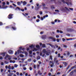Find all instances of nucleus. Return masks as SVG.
<instances>
[{
    "mask_svg": "<svg viewBox=\"0 0 76 76\" xmlns=\"http://www.w3.org/2000/svg\"><path fill=\"white\" fill-rule=\"evenodd\" d=\"M49 45L51 46L52 48H56V47L53 45H52L50 43H49Z\"/></svg>",
    "mask_w": 76,
    "mask_h": 76,
    "instance_id": "nucleus-9",
    "label": "nucleus"
},
{
    "mask_svg": "<svg viewBox=\"0 0 76 76\" xmlns=\"http://www.w3.org/2000/svg\"><path fill=\"white\" fill-rule=\"evenodd\" d=\"M18 9V10H20V8H19V7H16V8L15 10H17V9Z\"/></svg>",
    "mask_w": 76,
    "mask_h": 76,
    "instance_id": "nucleus-23",
    "label": "nucleus"
},
{
    "mask_svg": "<svg viewBox=\"0 0 76 76\" xmlns=\"http://www.w3.org/2000/svg\"><path fill=\"white\" fill-rule=\"evenodd\" d=\"M42 47L44 48V47H45L46 46H45V44H43L42 45Z\"/></svg>",
    "mask_w": 76,
    "mask_h": 76,
    "instance_id": "nucleus-27",
    "label": "nucleus"
},
{
    "mask_svg": "<svg viewBox=\"0 0 76 76\" xmlns=\"http://www.w3.org/2000/svg\"><path fill=\"white\" fill-rule=\"evenodd\" d=\"M40 14L41 15H42V12L41 11H40Z\"/></svg>",
    "mask_w": 76,
    "mask_h": 76,
    "instance_id": "nucleus-44",
    "label": "nucleus"
},
{
    "mask_svg": "<svg viewBox=\"0 0 76 76\" xmlns=\"http://www.w3.org/2000/svg\"><path fill=\"white\" fill-rule=\"evenodd\" d=\"M32 50L29 51V54H32Z\"/></svg>",
    "mask_w": 76,
    "mask_h": 76,
    "instance_id": "nucleus-29",
    "label": "nucleus"
},
{
    "mask_svg": "<svg viewBox=\"0 0 76 76\" xmlns=\"http://www.w3.org/2000/svg\"><path fill=\"white\" fill-rule=\"evenodd\" d=\"M36 47L37 48H38V49L40 48V47L39 45H36Z\"/></svg>",
    "mask_w": 76,
    "mask_h": 76,
    "instance_id": "nucleus-20",
    "label": "nucleus"
},
{
    "mask_svg": "<svg viewBox=\"0 0 76 76\" xmlns=\"http://www.w3.org/2000/svg\"><path fill=\"white\" fill-rule=\"evenodd\" d=\"M56 60H57V58H54V62H55V61H56Z\"/></svg>",
    "mask_w": 76,
    "mask_h": 76,
    "instance_id": "nucleus-36",
    "label": "nucleus"
},
{
    "mask_svg": "<svg viewBox=\"0 0 76 76\" xmlns=\"http://www.w3.org/2000/svg\"><path fill=\"white\" fill-rule=\"evenodd\" d=\"M66 35H67L68 37H70V34H66Z\"/></svg>",
    "mask_w": 76,
    "mask_h": 76,
    "instance_id": "nucleus-48",
    "label": "nucleus"
},
{
    "mask_svg": "<svg viewBox=\"0 0 76 76\" xmlns=\"http://www.w3.org/2000/svg\"><path fill=\"white\" fill-rule=\"evenodd\" d=\"M36 22H39V19L37 20Z\"/></svg>",
    "mask_w": 76,
    "mask_h": 76,
    "instance_id": "nucleus-49",
    "label": "nucleus"
},
{
    "mask_svg": "<svg viewBox=\"0 0 76 76\" xmlns=\"http://www.w3.org/2000/svg\"><path fill=\"white\" fill-rule=\"evenodd\" d=\"M62 40H63V41H66V39H65L64 38H63Z\"/></svg>",
    "mask_w": 76,
    "mask_h": 76,
    "instance_id": "nucleus-51",
    "label": "nucleus"
},
{
    "mask_svg": "<svg viewBox=\"0 0 76 76\" xmlns=\"http://www.w3.org/2000/svg\"><path fill=\"white\" fill-rule=\"evenodd\" d=\"M49 39H52V40H53L54 42H55L56 41V40L54 38V37H49Z\"/></svg>",
    "mask_w": 76,
    "mask_h": 76,
    "instance_id": "nucleus-7",
    "label": "nucleus"
},
{
    "mask_svg": "<svg viewBox=\"0 0 76 76\" xmlns=\"http://www.w3.org/2000/svg\"><path fill=\"white\" fill-rule=\"evenodd\" d=\"M42 5L43 6H45V4H44V3H42Z\"/></svg>",
    "mask_w": 76,
    "mask_h": 76,
    "instance_id": "nucleus-45",
    "label": "nucleus"
},
{
    "mask_svg": "<svg viewBox=\"0 0 76 76\" xmlns=\"http://www.w3.org/2000/svg\"><path fill=\"white\" fill-rule=\"evenodd\" d=\"M65 9L67 10H68V11H69V9L68 8L66 7H65Z\"/></svg>",
    "mask_w": 76,
    "mask_h": 76,
    "instance_id": "nucleus-37",
    "label": "nucleus"
},
{
    "mask_svg": "<svg viewBox=\"0 0 76 76\" xmlns=\"http://www.w3.org/2000/svg\"><path fill=\"white\" fill-rule=\"evenodd\" d=\"M60 53H59L58 54V57H60Z\"/></svg>",
    "mask_w": 76,
    "mask_h": 76,
    "instance_id": "nucleus-56",
    "label": "nucleus"
},
{
    "mask_svg": "<svg viewBox=\"0 0 76 76\" xmlns=\"http://www.w3.org/2000/svg\"><path fill=\"white\" fill-rule=\"evenodd\" d=\"M16 74L18 76H19V72H16Z\"/></svg>",
    "mask_w": 76,
    "mask_h": 76,
    "instance_id": "nucleus-55",
    "label": "nucleus"
},
{
    "mask_svg": "<svg viewBox=\"0 0 76 76\" xmlns=\"http://www.w3.org/2000/svg\"><path fill=\"white\" fill-rule=\"evenodd\" d=\"M37 17L39 19H40V18H41V17H40V16L39 15H37Z\"/></svg>",
    "mask_w": 76,
    "mask_h": 76,
    "instance_id": "nucleus-42",
    "label": "nucleus"
},
{
    "mask_svg": "<svg viewBox=\"0 0 76 76\" xmlns=\"http://www.w3.org/2000/svg\"><path fill=\"white\" fill-rule=\"evenodd\" d=\"M12 4L14 7H16V4L13 3Z\"/></svg>",
    "mask_w": 76,
    "mask_h": 76,
    "instance_id": "nucleus-40",
    "label": "nucleus"
},
{
    "mask_svg": "<svg viewBox=\"0 0 76 76\" xmlns=\"http://www.w3.org/2000/svg\"><path fill=\"white\" fill-rule=\"evenodd\" d=\"M1 54L3 55V57H4L5 56V54H6V53L5 52H3Z\"/></svg>",
    "mask_w": 76,
    "mask_h": 76,
    "instance_id": "nucleus-21",
    "label": "nucleus"
},
{
    "mask_svg": "<svg viewBox=\"0 0 76 76\" xmlns=\"http://www.w3.org/2000/svg\"><path fill=\"white\" fill-rule=\"evenodd\" d=\"M51 7L52 9H55V7H54V6L53 5H51Z\"/></svg>",
    "mask_w": 76,
    "mask_h": 76,
    "instance_id": "nucleus-28",
    "label": "nucleus"
},
{
    "mask_svg": "<svg viewBox=\"0 0 76 76\" xmlns=\"http://www.w3.org/2000/svg\"><path fill=\"white\" fill-rule=\"evenodd\" d=\"M39 7H40V6H39V7H35V10H39Z\"/></svg>",
    "mask_w": 76,
    "mask_h": 76,
    "instance_id": "nucleus-10",
    "label": "nucleus"
},
{
    "mask_svg": "<svg viewBox=\"0 0 76 76\" xmlns=\"http://www.w3.org/2000/svg\"><path fill=\"white\" fill-rule=\"evenodd\" d=\"M42 39H45V38H46V35H44L42 36Z\"/></svg>",
    "mask_w": 76,
    "mask_h": 76,
    "instance_id": "nucleus-12",
    "label": "nucleus"
},
{
    "mask_svg": "<svg viewBox=\"0 0 76 76\" xmlns=\"http://www.w3.org/2000/svg\"><path fill=\"white\" fill-rule=\"evenodd\" d=\"M10 57V56H9L8 55H7L6 56H5V57L4 58L5 60H7L6 59H7V58H8V60H11V58H10V57Z\"/></svg>",
    "mask_w": 76,
    "mask_h": 76,
    "instance_id": "nucleus-6",
    "label": "nucleus"
},
{
    "mask_svg": "<svg viewBox=\"0 0 76 76\" xmlns=\"http://www.w3.org/2000/svg\"><path fill=\"white\" fill-rule=\"evenodd\" d=\"M56 38H59V36H58V35H57L56 36Z\"/></svg>",
    "mask_w": 76,
    "mask_h": 76,
    "instance_id": "nucleus-60",
    "label": "nucleus"
},
{
    "mask_svg": "<svg viewBox=\"0 0 76 76\" xmlns=\"http://www.w3.org/2000/svg\"><path fill=\"white\" fill-rule=\"evenodd\" d=\"M26 2L25 1H24L23 2V6H25V5H26Z\"/></svg>",
    "mask_w": 76,
    "mask_h": 76,
    "instance_id": "nucleus-18",
    "label": "nucleus"
},
{
    "mask_svg": "<svg viewBox=\"0 0 76 76\" xmlns=\"http://www.w3.org/2000/svg\"><path fill=\"white\" fill-rule=\"evenodd\" d=\"M18 51V54H19V53H22V54H23V53H25V54L26 56H27L28 55V53L27 52H26L25 51H24V52H23L22 51H20V50H17Z\"/></svg>",
    "mask_w": 76,
    "mask_h": 76,
    "instance_id": "nucleus-2",
    "label": "nucleus"
},
{
    "mask_svg": "<svg viewBox=\"0 0 76 76\" xmlns=\"http://www.w3.org/2000/svg\"><path fill=\"white\" fill-rule=\"evenodd\" d=\"M23 69L24 70H26V68L24 67L23 68Z\"/></svg>",
    "mask_w": 76,
    "mask_h": 76,
    "instance_id": "nucleus-58",
    "label": "nucleus"
},
{
    "mask_svg": "<svg viewBox=\"0 0 76 76\" xmlns=\"http://www.w3.org/2000/svg\"><path fill=\"white\" fill-rule=\"evenodd\" d=\"M72 69V68H71V69L69 70V71H68V73H69V72H71Z\"/></svg>",
    "mask_w": 76,
    "mask_h": 76,
    "instance_id": "nucleus-34",
    "label": "nucleus"
},
{
    "mask_svg": "<svg viewBox=\"0 0 76 76\" xmlns=\"http://www.w3.org/2000/svg\"><path fill=\"white\" fill-rule=\"evenodd\" d=\"M67 31L68 32H72L74 31V30L72 28H68L67 29Z\"/></svg>",
    "mask_w": 76,
    "mask_h": 76,
    "instance_id": "nucleus-8",
    "label": "nucleus"
},
{
    "mask_svg": "<svg viewBox=\"0 0 76 76\" xmlns=\"http://www.w3.org/2000/svg\"><path fill=\"white\" fill-rule=\"evenodd\" d=\"M29 47L30 48H35V46H34V45H31L29 46Z\"/></svg>",
    "mask_w": 76,
    "mask_h": 76,
    "instance_id": "nucleus-16",
    "label": "nucleus"
},
{
    "mask_svg": "<svg viewBox=\"0 0 76 76\" xmlns=\"http://www.w3.org/2000/svg\"><path fill=\"white\" fill-rule=\"evenodd\" d=\"M40 72L41 71H40L39 70L38 71L37 73L38 75H42V73H41Z\"/></svg>",
    "mask_w": 76,
    "mask_h": 76,
    "instance_id": "nucleus-13",
    "label": "nucleus"
},
{
    "mask_svg": "<svg viewBox=\"0 0 76 76\" xmlns=\"http://www.w3.org/2000/svg\"><path fill=\"white\" fill-rule=\"evenodd\" d=\"M55 11V12H59V10H56Z\"/></svg>",
    "mask_w": 76,
    "mask_h": 76,
    "instance_id": "nucleus-54",
    "label": "nucleus"
},
{
    "mask_svg": "<svg viewBox=\"0 0 76 76\" xmlns=\"http://www.w3.org/2000/svg\"><path fill=\"white\" fill-rule=\"evenodd\" d=\"M76 65H74L71 68V69H76Z\"/></svg>",
    "mask_w": 76,
    "mask_h": 76,
    "instance_id": "nucleus-15",
    "label": "nucleus"
},
{
    "mask_svg": "<svg viewBox=\"0 0 76 76\" xmlns=\"http://www.w3.org/2000/svg\"><path fill=\"white\" fill-rule=\"evenodd\" d=\"M48 15H45V16H43V18H47L48 17Z\"/></svg>",
    "mask_w": 76,
    "mask_h": 76,
    "instance_id": "nucleus-26",
    "label": "nucleus"
},
{
    "mask_svg": "<svg viewBox=\"0 0 76 76\" xmlns=\"http://www.w3.org/2000/svg\"><path fill=\"white\" fill-rule=\"evenodd\" d=\"M33 68H34V69H35V68H36V65H34V66Z\"/></svg>",
    "mask_w": 76,
    "mask_h": 76,
    "instance_id": "nucleus-59",
    "label": "nucleus"
},
{
    "mask_svg": "<svg viewBox=\"0 0 76 76\" xmlns=\"http://www.w3.org/2000/svg\"><path fill=\"white\" fill-rule=\"evenodd\" d=\"M62 1L63 3H66L68 5V6H69V4H70V5H72V3L69 2V3H68L67 2H65V1L64 0H61Z\"/></svg>",
    "mask_w": 76,
    "mask_h": 76,
    "instance_id": "nucleus-5",
    "label": "nucleus"
},
{
    "mask_svg": "<svg viewBox=\"0 0 76 76\" xmlns=\"http://www.w3.org/2000/svg\"><path fill=\"white\" fill-rule=\"evenodd\" d=\"M50 60H53V58L52 57V56H50Z\"/></svg>",
    "mask_w": 76,
    "mask_h": 76,
    "instance_id": "nucleus-32",
    "label": "nucleus"
},
{
    "mask_svg": "<svg viewBox=\"0 0 76 76\" xmlns=\"http://www.w3.org/2000/svg\"><path fill=\"white\" fill-rule=\"evenodd\" d=\"M8 69H11V66H10V65H9L8 67Z\"/></svg>",
    "mask_w": 76,
    "mask_h": 76,
    "instance_id": "nucleus-33",
    "label": "nucleus"
},
{
    "mask_svg": "<svg viewBox=\"0 0 76 76\" xmlns=\"http://www.w3.org/2000/svg\"><path fill=\"white\" fill-rule=\"evenodd\" d=\"M69 67H70V66H69H69H68L66 68V69H67V70H68V69H69Z\"/></svg>",
    "mask_w": 76,
    "mask_h": 76,
    "instance_id": "nucleus-53",
    "label": "nucleus"
},
{
    "mask_svg": "<svg viewBox=\"0 0 76 76\" xmlns=\"http://www.w3.org/2000/svg\"><path fill=\"white\" fill-rule=\"evenodd\" d=\"M40 58H41V57H40V56H37V60H39V59H40Z\"/></svg>",
    "mask_w": 76,
    "mask_h": 76,
    "instance_id": "nucleus-19",
    "label": "nucleus"
},
{
    "mask_svg": "<svg viewBox=\"0 0 76 76\" xmlns=\"http://www.w3.org/2000/svg\"><path fill=\"white\" fill-rule=\"evenodd\" d=\"M4 63H5V64H8V63H9V62H7L6 61H5Z\"/></svg>",
    "mask_w": 76,
    "mask_h": 76,
    "instance_id": "nucleus-35",
    "label": "nucleus"
},
{
    "mask_svg": "<svg viewBox=\"0 0 76 76\" xmlns=\"http://www.w3.org/2000/svg\"><path fill=\"white\" fill-rule=\"evenodd\" d=\"M10 27L9 26H7L6 27V29H9Z\"/></svg>",
    "mask_w": 76,
    "mask_h": 76,
    "instance_id": "nucleus-41",
    "label": "nucleus"
},
{
    "mask_svg": "<svg viewBox=\"0 0 76 76\" xmlns=\"http://www.w3.org/2000/svg\"><path fill=\"white\" fill-rule=\"evenodd\" d=\"M17 3L18 6H20V5L21 4V2H18Z\"/></svg>",
    "mask_w": 76,
    "mask_h": 76,
    "instance_id": "nucleus-17",
    "label": "nucleus"
},
{
    "mask_svg": "<svg viewBox=\"0 0 76 76\" xmlns=\"http://www.w3.org/2000/svg\"><path fill=\"white\" fill-rule=\"evenodd\" d=\"M42 51L44 53H46V54L47 56H49V55H50L49 54H50V52H51L50 50H48L47 51L45 49H43Z\"/></svg>",
    "mask_w": 76,
    "mask_h": 76,
    "instance_id": "nucleus-1",
    "label": "nucleus"
},
{
    "mask_svg": "<svg viewBox=\"0 0 76 76\" xmlns=\"http://www.w3.org/2000/svg\"><path fill=\"white\" fill-rule=\"evenodd\" d=\"M13 24L11 25V26H12V28L13 30L15 31L16 30V26H15V25H16V24H15V23L14 22H13Z\"/></svg>",
    "mask_w": 76,
    "mask_h": 76,
    "instance_id": "nucleus-3",
    "label": "nucleus"
},
{
    "mask_svg": "<svg viewBox=\"0 0 76 76\" xmlns=\"http://www.w3.org/2000/svg\"><path fill=\"white\" fill-rule=\"evenodd\" d=\"M70 54L69 52H68L67 53V56H69L70 55Z\"/></svg>",
    "mask_w": 76,
    "mask_h": 76,
    "instance_id": "nucleus-50",
    "label": "nucleus"
},
{
    "mask_svg": "<svg viewBox=\"0 0 76 76\" xmlns=\"http://www.w3.org/2000/svg\"><path fill=\"white\" fill-rule=\"evenodd\" d=\"M8 52L10 54H13V52L12 50H9L8 51Z\"/></svg>",
    "mask_w": 76,
    "mask_h": 76,
    "instance_id": "nucleus-11",
    "label": "nucleus"
},
{
    "mask_svg": "<svg viewBox=\"0 0 76 76\" xmlns=\"http://www.w3.org/2000/svg\"><path fill=\"white\" fill-rule=\"evenodd\" d=\"M13 14H10L8 16V18L9 19H11L13 18Z\"/></svg>",
    "mask_w": 76,
    "mask_h": 76,
    "instance_id": "nucleus-4",
    "label": "nucleus"
},
{
    "mask_svg": "<svg viewBox=\"0 0 76 76\" xmlns=\"http://www.w3.org/2000/svg\"><path fill=\"white\" fill-rule=\"evenodd\" d=\"M37 51V49L36 48H34V50H33V51Z\"/></svg>",
    "mask_w": 76,
    "mask_h": 76,
    "instance_id": "nucleus-31",
    "label": "nucleus"
},
{
    "mask_svg": "<svg viewBox=\"0 0 76 76\" xmlns=\"http://www.w3.org/2000/svg\"><path fill=\"white\" fill-rule=\"evenodd\" d=\"M19 49L20 50H22V47H20L19 48Z\"/></svg>",
    "mask_w": 76,
    "mask_h": 76,
    "instance_id": "nucleus-57",
    "label": "nucleus"
},
{
    "mask_svg": "<svg viewBox=\"0 0 76 76\" xmlns=\"http://www.w3.org/2000/svg\"><path fill=\"white\" fill-rule=\"evenodd\" d=\"M56 41L58 42L59 41H60V40L58 39H56Z\"/></svg>",
    "mask_w": 76,
    "mask_h": 76,
    "instance_id": "nucleus-43",
    "label": "nucleus"
},
{
    "mask_svg": "<svg viewBox=\"0 0 76 76\" xmlns=\"http://www.w3.org/2000/svg\"><path fill=\"white\" fill-rule=\"evenodd\" d=\"M73 74V71H72L70 73V75H71V76Z\"/></svg>",
    "mask_w": 76,
    "mask_h": 76,
    "instance_id": "nucleus-30",
    "label": "nucleus"
},
{
    "mask_svg": "<svg viewBox=\"0 0 76 76\" xmlns=\"http://www.w3.org/2000/svg\"><path fill=\"white\" fill-rule=\"evenodd\" d=\"M2 4H3V6H4V5H5V4H6V3H5V2H3L2 3Z\"/></svg>",
    "mask_w": 76,
    "mask_h": 76,
    "instance_id": "nucleus-38",
    "label": "nucleus"
},
{
    "mask_svg": "<svg viewBox=\"0 0 76 76\" xmlns=\"http://www.w3.org/2000/svg\"><path fill=\"white\" fill-rule=\"evenodd\" d=\"M63 64H64V65L65 66H67L68 64L66 62H64L63 63Z\"/></svg>",
    "mask_w": 76,
    "mask_h": 76,
    "instance_id": "nucleus-22",
    "label": "nucleus"
},
{
    "mask_svg": "<svg viewBox=\"0 0 76 76\" xmlns=\"http://www.w3.org/2000/svg\"><path fill=\"white\" fill-rule=\"evenodd\" d=\"M64 47L65 48H67V46L66 45H64Z\"/></svg>",
    "mask_w": 76,
    "mask_h": 76,
    "instance_id": "nucleus-64",
    "label": "nucleus"
},
{
    "mask_svg": "<svg viewBox=\"0 0 76 76\" xmlns=\"http://www.w3.org/2000/svg\"><path fill=\"white\" fill-rule=\"evenodd\" d=\"M13 75V74L12 73H10L9 74H8V76H12V75Z\"/></svg>",
    "mask_w": 76,
    "mask_h": 76,
    "instance_id": "nucleus-14",
    "label": "nucleus"
},
{
    "mask_svg": "<svg viewBox=\"0 0 76 76\" xmlns=\"http://www.w3.org/2000/svg\"><path fill=\"white\" fill-rule=\"evenodd\" d=\"M1 65L2 66H3V65H4V63H3V62H1Z\"/></svg>",
    "mask_w": 76,
    "mask_h": 76,
    "instance_id": "nucleus-46",
    "label": "nucleus"
},
{
    "mask_svg": "<svg viewBox=\"0 0 76 76\" xmlns=\"http://www.w3.org/2000/svg\"><path fill=\"white\" fill-rule=\"evenodd\" d=\"M20 57H24V56L22 54H20Z\"/></svg>",
    "mask_w": 76,
    "mask_h": 76,
    "instance_id": "nucleus-25",
    "label": "nucleus"
},
{
    "mask_svg": "<svg viewBox=\"0 0 76 76\" xmlns=\"http://www.w3.org/2000/svg\"><path fill=\"white\" fill-rule=\"evenodd\" d=\"M17 54H18V52H17V51H16L15 54V55H17Z\"/></svg>",
    "mask_w": 76,
    "mask_h": 76,
    "instance_id": "nucleus-61",
    "label": "nucleus"
},
{
    "mask_svg": "<svg viewBox=\"0 0 76 76\" xmlns=\"http://www.w3.org/2000/svg\"><path fill=\"white\" fill-rule=\"evenodd\" d=\"M51 73H50V72H49V73H48V75H49V76H51Z\"/></svg>",
    "mask_w": 76,
    "mask_h": 76,
    "instance_id": "nucleus-63",
    "label": "nucleus"
},
{
    "mask_svg": "<svg viewBox=\"0 0 76 76\" xmlns=\"http://www.w3.org/2000/svg\"><path fill=\"white\" fill-rule=\"evenodd\" d=\"M37 69H39V65H37Z\"/></svg>",
    "mask_w": 76,
    "mask_h": 76,
    "instance_id": "nucleus-52",
    "label": "nucleus"
},
{
    "mask_svg": "<svg viewBox=\"0 0 76 76\" xmlns=\"http://www.w3.org/2000/svg\"><path fill=\"white\" fill-rule=\"evenodd\" d=\"M1 25H3V23L1 22H0V26H1Z\"/></svg>",
    "mask_w": 76,
    "mask_h": 76,
    "instance_id": "nucleus-47",
    "label": "nucleus"
},
{
    "mask_svg": "<svg viewBox=\"0 0 76 76\" xmlns=\"http://www.w3.org/2000/svg\"><path fill=\"white\" fill-rule=\"evenodd\" d=\"M36 6L37 7H38V6H39V4L38 3H36Z\"/></svg>",
    "mask_w": 76,
    "mask_h": 76,
    "instance_id": "nucleus-62",
    "label": "nucleus"
},
{
    "mask_svg": "<svg viewBox=\"0 0 76 76\" xmlns=\"http://www.w3.org/2000/svg\"><path fill=\"white\" fill-rule=\"evenodd\" d=\"M52 64L50 65V66H51V67H53V66H54V63H53V62H52Z\"/></svg>",
    "mask_w": 76,
    "mask_h": 76,
    "instance_id": "nucleus-24",
    "label": "nucleus"
},
{
    "mask_svg": "<svg viewBox=\"0 0 76 76\" xmlns=\"http://www.w3.org/2000/svg\"><path fill=\"white\" fill-rule=\"evenodd\" d=\"M14 67H18V65H17L16 64H15L14 65Z\"/></svg>",
    "mask_w": 76,
    "mask_h": 76,
    "instance_id": "nucleus-39",
    "label": "nucleus"
}]
</instances>
